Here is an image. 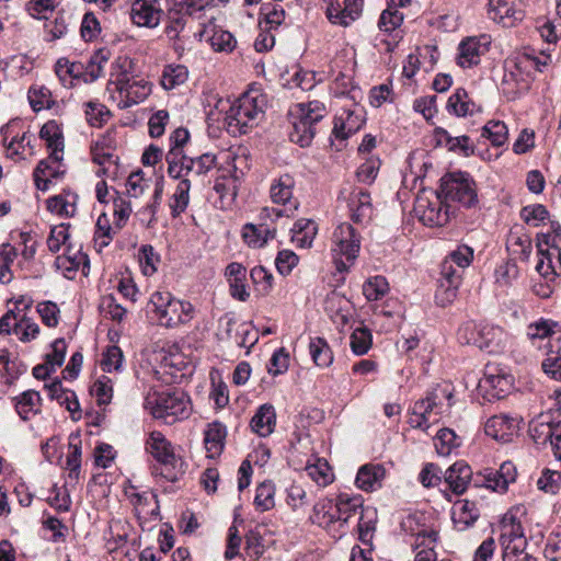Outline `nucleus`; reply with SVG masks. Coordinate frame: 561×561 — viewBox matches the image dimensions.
Listing matches in <instances>:
<instances>
[{"label": "nucleus", "instance_id": "2", "mask_svg": "<svg viewBox=\"0 0 561 561\" xmlns=\"http://www.w3.org/2000/svg\"><path fill=\"white\" fill-rule=\"evenodd\" d=\"M267 106V96L257 88L245 91L229 108L226 125L229 134L243 135L259 124Z\"/></svg>", "mask_w": 561, "mask_h": 561}, {"label": "nucleus", "instance_id": "14", "mask_svg": "<svg viewBox=\"0 0 561 561\" xmlns=\"http://www.w3.org/2000/svg\"><path fill=\"white\" fill-rule=\"evenodd\" d=\"M350 218L358 225H367L371 221L375 209L370 193L363 187H353L346 198Z\"/></svg>", "mask_w": 561, "mask_h": 561}, {"label": "nucleus", "instance_id": "41", "mask_svg": "<svg viewBox=\"0 0 561 561\" xmlns=\"http://www.w3.org/2000/svg\"><path fill=\"white\" fill-rule=\"evenodd\" d=\"M55 71L64 87H73L75 81L82 80L83 64L60 58L56 62Z\"/></svg>", "mask_w": 561, "mask_h": 561}, {"label": "nucleus", "instance_id": "52", "mask_svg": "<svg viewBox=\"0 0 561 561\" xmlns=\"http://www.w3.org/2000/svg\"><path fill=\"white\" fill-rule=\"evenodd\" d=\"M18 250L11 243L0 244V284H9L13 279V271L11 268Z\"/></svg>", "mask_w": 561, "mask_h": 561}, {"label": "nucleus", "instance_id": "7", "mask_svg": "<svg viewBox=\"0 0 561 561\" xmlns=\"http://www.w3.org/2000/svg\"><path fill=\"white\" fill-rule=\"evenodd\" d=\"M440 194L445 202L457 203L465 208L478 205L477 186L473 179L465 172H453L442 179Z\"/></svg>", "mask_w": 561, "mask_h": 561}, {"label": "nucleus", "instance_id": "5", "mask_svg": "<svg viewBox=\"0 0 561 561\" xmlns=\"http://www.w3.org/2000/svg\"><path fill=\"white\" fill-rule=\"evenodd\" d=\"M148 362L158 379L163 382H175L184 376L183 370L187 367L184 354L176 344H165L154 347Z\"/></svg>", "mask_w": 561, "mask_h": 561}, {"label": "nucleus", "instance_id": "31", "mask_svg": "<svg viewBox=\"0 0 561 561\" xmlns=\"http://www.w3.org/2000/svg\"><path fill=\"white\" fill-rule=\"evenodd\" d=\"M227 431L220 422L207 424L204 431V445L208 458H217L225 447Z\"/></svg>", "mask_w": 561, "mask_h": 561}, {"label": "nucleus", "instance_id": "44", "mask_svg": "<svg viewBox=\"0 0 561 561\" xmlns=\"http://www.w3.org/2000/svg\"><path fill=\"white\" fill-rule=\"evenodd\" d=\"M316 234V222L310 219H299L291 228V240L300 248L311 247Z\"/></svg>", "mask_w": 561, "mask_h": 561}, {"label": "nucleus", "instance_id": "37", "mask_svg": "<svg viewBox=\"0 0 561 561\" xmlns=\"http://www.w3.org/2000/svg\"><path fill=\"white\" fill-rule=\"evenodd\" d=\"M451 517L458 530H466L478 519L479 510L473 502L460 500L454 504Z\"/></svg>", "mask_w": 561, "mask_h": 561}, {"label": "nucleus", "instance_id": "40", "mask_svg": "<svg viewBox=\"0 0 561 561\" xmlns=\"http://www.w3.org/2000/svg\"><path fill=\"white\" fill-rule=\"evenodd\" d=\"M557 422L549 413L539 414L531 420L528 431L533 440L539 446H548V434Z\"/></svg>", "mask_w": 561, "mask_h": 561}, {"label": "nucleus", "instance_id": "12", "mask_svg": "<svg viewBox=\"0 0 561 561\" xmlns=\"http://www.w3.org/2000/svg\"><path fill=\"white\" fill-rule=\"evenodd\" d=\"M513 345V336L503 328L481 322L479 350L499 355L508 352Z\"/></svg>", "mask_w": 561, "mask_h": 561}, {"label": "nucleus", "instance_id": "19", "mask_svg": "<svg viewBox=\"0 0 561 561\" xmlns=\"http://www.w3.org/2000/svg\"><path fill=\"white\" fill-rule=\"evenodd\" d=\"M518 430L519 419L512 417L507 414L494 415L490 417L484 425L485 434L501 443L511 442Z\"/></svg>", "mask_w": 561, "mask_h": 561}, {"label": "nucleus", "instance_id": "50", "mask_svg": "<svg viewBox=\"0 0 561 561\" xmlns=\"http://www.w3.org/2000/svg\"><path fill=\"white\" fill-rule=\"evenodd\" d=\"M188 77V71L183 65H167L161 73L160 83L164 90H172L183 84Z\"/></svg>", "mask_w": 561, "mask_h": 561}, {"label": "nucleus", "instance_id": "64", "mask_svg": "<svg viewBox=\"0 0 561 561\" xmlns=\"http://www.w3.org/2000/svg\"><path fill=\"white\" fill-rule=\"evenodd\" d=\"M389 290V285L383 276H375L367 279L363 285V294L367 300L381 299Z\"/></svg>", "mask_w": 561, "mask_h": 561}, {"label": "nucleus", "instance_id": "36", "mask_svg": "<svg viewBox=\"0 0 561 561\" xmlns=\"http://www.w3.org/2000/svg\"><path fill=\"white\" fill-rule=\"evenodd\" d=\"M276 425V413L272 404H262L252 416L251 430L261 437L273 433Z\"/></svg>", "mask_w": 561, "mask_h": 561}, {"label": "nucleus", "instance_id": "48", "mask_svg": "<svg viewBox=\"0 0 561 561\" xmlns=\"http://www.w3.org/2000/svg\"><path fill=\"white\" fill-rule=\"evenodd\" d=\"M190 190L191 182L188 179H182L178 183L169 204L172 217H179L186 210L190 203Z\"/></svg>", "mask_w": 561, "mask_h": 561}, {"label": "nucleus", "instance_id": "29", "mask_svg": "<svg viewBox=\"0 0 561 561\" xmlns=\"http://www.w3.org/2000/svg\"><path fill=\"white\" fill-rule=\"evenodd\" d=\"M78 195L69 190L49 197L46 201V208L51 214L60 217H73L77 213Z\"/></svg>", "mask_w": 561, "mask_h": 561}, {"label": "nucleus", "instance_id": "3", "mask_svg": "<svg viewBox=\"0 0 561 561\" xmlns=\"http://www.w3.org/2000/svg\"><path fill=\"white\" fill-rule=\"evenodd\" d=\"M453 396L449 385H438L433 388L425 398L415 401L412 405L408 421L410 426L427 432L449 410Z\"/></svg>", "mask_w": 561, "mask_h": 561}, {"label": "nucleus", "instance_id": "46", "mask_svg": "<svg viewBox=\"0 0 561 561\" xmlns=\"http://www.w3.org/2000/svg\"><path fill=\"white\" fill-rule=\"evenodd\" d=\"M39 136L46 141L47 148L50 153L62 154L64 151V138L60 126L56 121H48L43 125L39 131Z\"/></svg>", "mask_w": 561, "mask_h": 561}, {"label": "nucleus", "instance_id": "62", "mask_svg": "<svg viewBox=\"0 0 561 561\" xmlns=\"http://www.w3.org/2000/svg\"><path fill=\"white\" fill-rule=\"evenodd\" d=\"M373 344V335L366 327L356 328L351 334V350L355 355L366 354Z\"/></svg>", "mask_w": 561, "mask_h": 561}, {"label": "nucleus", "instance_id": "53", "mask_svg": "<svg viewBox=\"0 0 561 561\" xmlns=\"http://www.w3.org/2000/svg\"><path fill=\"white\" fill-rule=\"evenodd\" d=\"M309 351L312 360L319 367H328L333 362V353L328 342L322 337L311 339Z\"/></svg>", "mask_w": 561, "mask_h": 561}, {"label": "nucleus", "instance_id": "43", "mask_svg": "<svg viewBox=\"0 0 561 561\" xmlns=\"http://www.w3.org/2000/svg\"><path fill=\"white\" fill-rule=\"evenodd\" d=\"M529 60L526 55H522L520 53L510 57L505 61L504 73H512L516 80L523 79L528 83L529 88L533 79L530 73L533 64Z\"/></svg>", "mask_w": 561, "mask_h": 561}, {"label": "nucleus", "instance_id": "55", "mask_svg": "<svg viewBox=\"0 0 561 561\" xmlns=\"http://www.w3.org/2000/svg\"><path fill=\"white\" fill-rule=\"evenodd\" d=\"M14 124H8L2 128L3 141L7 146L8 156L13 158L24 152L25 145H30V137L23 133L21 137L13 136Z\"/></svg>", "mask_w": 561, "mask_h": 561}, {"label": "nucleus", "instance_id": "21", "mask_svg": "<svg viewBox=\"0 0 561 561\" xmlns=\"http://www.w3.org/2000/svg\"><path fill=\"white\" fill-rule=\"evenodd\" d=\"M162 10L158 0H134L130 18L134 24L153 28L159 25Z\"/></svg>", "mask_w": 561, "mask_h": 561}, {"label": "nucleus", "instance_id": "11", "mask_svg": "<svg viewBox=\"0 0 561 561\" xmlns=\"http://www.w3.org/2000/svg\"><path fill=\"white\" fill-rule=\"evenodd\" d=\"M463 270L446 260L443 261L438 288L435 294L438 305L446 306L454 301L462 280Z\"/></svg>", "mask_w": 561, "mask_h": 561}, {"label": "nucleus", "instance_id": "51", "mask_svg": "<svg viewBox=\"0 0 561 561\" xmlns=\"http://www.w3.org/2000/svg\"><path fill=\"white\" fill-rule=\"evenodd\" d=\"M335 503L343 524L347 523L358 510H363V499L360 495L341 493L337 495Z\"/></svg>", "mask_w": 561, "mask_h": 561}, {"label": "nucleus", "instance_id": "47", "mask_svg": "<svg viewBox=\"0 0 561 561\" xmlns=\"http://www.w3.org/2000/svg\"><path fill=\"white\" fill-rule=\"evenodd\" d=\"M108 60V50L99 49L94 51L87 65H83L82 81L90 83L99 79L103 73V67Z\"/></svg>", "mask_w": 561, "mask_h": 561}, {"label": "nucleus", "instance_id": "26", "mask_svg": "<svg viewBox=\"0 0 561 561\" xmlns=\"http://www.w3.org/2000/svg\"><path fill=\"white\" fill-rule=\"evenodd\" d=\"M472 470L468 463L460 460L450 466L444 474V480L455 494H462L470 483Z\"/></svg>", "mask_w": 561, "mask_h": 561}, {"label": "nucleus", "instance_id": "17", "mask_svg": "<svg viewBox=\"0 0 561 561\" xmlns=\"http://www.w3.org/2000/svg\"><path fill=\"white\" fill-rule=\"evenodd\" d=\"M66 172L62 164V154L49 153L46 159L38 162L33 172L35 185L41 191H47L54 179H59Z\"/></svg>", "mask_w": 561, "mask_h": 561}, {"label": "nucleus", "instance_id": "60", "mask_svg": "<svg viewBox=\"0 0 561 561\" xmlns=\"http://www.w3.org/2000/svg\"><path fill=\"white\" fill-rule=\"evenodd\" d=\"M90 393L99 405H107L113 398V382L110 377L102 375L90 388Z\"/></svg>", "mask_w": 561, "mask_h": 561}, {"label": "nucleus", "instance_id": "22", "mask_svg": "<svg viewBox=\"0 0 561 561\" xmlns=\"http://www.w3.org/2000/svg\"><path fill=\"white\" fill-rule=\"evenodd\" d=\"M403 22V14L396 9L387 8L380 14L378 27L383 36L390 38H381L380 41L386 45L387 51H392L401 38L399 28Z\"/></svg>", "mask_w": 561, "mask_h": 561}, {"label": "nucleus", "instance_id": "20", "mask_svg": "<svg viewBox=\"0 0 561 561\" xmlns=\"http://www.w3.org/2000/svg\"><path fill=\"white\" fill-rule=\"evenodd\" d=\"M488 5L490 18L504 27H513L525 18L524 11L512 0H489Z\"/></svg>", "mask_w": 561, "mask_h": 561}, {"label": "nucleus", "instance_id": "56", "mask_svg": "<svg viewBox=\"0 0 561 561\" xmlns=\"http://www.w3.org/2000/svg\"><path fill=\"white\" fill-rule=\"evenodd\" d=\"M81 467V439L79 435H70L66 468L70 478H78Z\"/></svg>", "mask_w": 561, "mask_h": 561}, {"label": "nucleus", "instance_id": "59", "mask_svg": "<svg viewBox=\"0 0 561 561\" xmlns=\"http://www.w3.org/2000/svg\"><path fill=\"white\" fill-rule=\"evenodd\" d=\"M482 137H485L491 145L501 147L507 141V126L501 121H490L482 129Z\"/></svg>", "mask_w": 561, "mask_h": 561}, {"label": "nucleus", "instance_id": "54", "mask_svg": "<svg viewBox=\"0 0 561 561\" xmlns=\"http://www.w3.org/2000/svg\"><path fill=\"white\" fill-rule=\"evenodd\" d=\"M434 446L438 455L449 456L460 446V438L450 428H442L434 437Z\"/></svg>", "mask_w": 561, "mask_h": 561}, {"label": "nucleus", "instance_id": "35", "mask_svg": "<svg viewBox=\"0 0 561 561\" xmlns=\"http://www.w3.org/2000/svg\"><path fill=\"white\" fill-rule=\"evenodd\" d=\"M327 114L324 104L320 101H311L309 103H298L290 110L293 118L304 122L307 125L316 127Z\"/></svg>", "mask_w": 561, "mask_h": 561}, {"label": "nucleus", "instance_id": "63", "mask_svg": "<svg viewBox=\"0 0 561 561\" xmlns=\"http://www.w3.org/2000/svg\"><path fill=\"white\" fill-rule=\"evenodd\" d=\"M263 18L260 19V27L271 30H276L285 19V11L283 8L277 5L265 4L261 8V13Z\"/></svg>", "mask_w": 561, "mask_h": 561}, {"label": "nucleus", "instance_id": "34", "mask_svg": "<svg viewBox=\"0 0 561 561\" xmlns=\"http://www.w3.org/2000/svg\"><path fill=\"white\" fill-rule=\"evenodd\" d=\"M480 386L486 390L492 391V396L502 398L512 388V377L502 374L495 367H488L483 378L480 380Z\"/></svg>", "mask_w": 561, "mask_h": 561}, {"label": "nucleus", "instance_id": "38", "mask_svg": "<svg viewBox=\"0 0 561 561\" xmlns=\"http://www.w3.org/2000/svg\"><path fill=\"white\" fill-rule=\"evenodd\" d=\"M165 313L167 314L161 319L160 324L173 328L191 321L194 317V308L188 301L175 299Z\"/></svg>", "mask_w": 561, "mask_h": 561}, {"label": "nucleus", "instance_id": "57", "mask_svg": "<svg viewBox=\"0 0 561 561\" xmlns=\"http://www.w3.org/2000/svg\"><path fill=\"white\" fill-rule=\"evenodd\" d=\"M115 231L112 228L108 218L106 215L99 216L95 230H94V248L101 252L105 247H107L113 240Z\"/></svg>", "mask_w": 561, "mask_h": 561}, {"label": "nucleus", "instance_id": "9", "mask_svg": "<svg viewBox=\"0 0 561 561\" xmlns=\"http://www.w3.org/2000/svg\"><path fill=\"white\" fill-rule=\"evenodd\" d=\"M442 194L434 197V201H430L424 196H420L415 203V211L419 215L421 221L431 227L445 226L455 211L451 209L449 204H444L440 199Z\"/></svg>", "mask_w": 561, "mask_h": 561}, {"label": "nucleus", "instance_id": "18", "mask_svg": "<svg viewBox=\"0 0 561 561\" xmlns=\"http://www.w3.org/2000/svg\"><path fill=\"white\" fill-rule=\"evenodd\" d=\"M325 310L340 332L351 325L354 310L351 301L344 296L336 291L329 294L325 300Z\"/></svg>", "mask_w": 561, "mask_h": 561}, {"label": "nucleus", "instance_id": "27", "mask_svg": "<svg viewBox=\"0 0 561 561\" xmlns=\"http://www.w3.org/2000/svg\"><path fill=\"white\" fill-rule=\"evenodd\" d=\"M506 248L514 259L526 262L533 250L530 236L523 227H514L507 236Z\"/></svg>", "mask_w": 561, "mask_h": 561}, {"label": "nucleus", "instance_id": "61", "mask_svg": "<svg viewBox=\"0 0 561 561\" xmlns=\"http://www.w3.org/2000/svg\"><path fill=\"white\" fill-rule=\"evenodd\" d=\"M275 485L271 481H264L257 485L254 505L261 512H266L275 506Z\"/></svg>", "mask_w": 561, "mask_h": 561}, {"label": "nucleus", "instance_id": "16", "mask_svg": "<svg viewBox=\"0 0 561 561\" xmlns=\"http://www.w3.org/2000/svg\"><path fill=\"white\" fill-rule=\"evenodd\" d=\"M480 484L494 492L505 493L508 485L515 482L517 470L513 462L504 461L497 470L485 469L480 473Z\"/></svg>", "mask_w": 561, "mask_h": 561}, {"label": "nucleus", "instance_id": "32", "mask_svg": "<svg viewBox=\"0 0 561 561\" xmlns=\"http://www.w3.org/2000/svg\"><path fill=\"white\" fill-rule=\"evenodd\" d=\"M13 400L15 411L23 421L33 419L42 411V398L35 390H26Z\"/></svg>", "mask_w": 561, "mask_h": 561}, {"label": "nucleus", "instance_id": "39", "mask_svg": "<svg viewBox=\"0 0 561 561\" xmlns=\"http://www.w3.org/2000/svg\"><path fill=\"white\" fill-rule=\"evenodd\" d=\"M483 47L474 37L463 39L458 46L457 64L461 68H470L480 61L483 54Z\"/></svg>", "mask_w": 561, "mask_h": 561}, {"label": "nucleus", "instance_id": "8", "mask_svg": "<svg viewBox=\"0 0 561 561\" xmlns=\"http://www.w3.org/2000/svg\"><path fill=\"white\" fill-rule=\"evenodd\" d=\"M286 210L263 207L257 216V224H245L242 229L244 242L252 248H262L276 236L275 222L284 217Z\"/></svg>", "mask_w": 561, "mask_h": 561}, {"label": "nucleus", "instance_id": "49", "mask_svg": "<svg viewBox=\"0 0 561 561\" xmlns=\"http://www.w3.org/2000/svg\"><path fill=\"white\" fill-rule=\"evenodd\" d=\"M436 135L440 142H445L450 151L460 152L463 156H470L474 151V147L470 138L466 135L451 137L445 129H437Z\"/></svg>", "mask_w": 561, "mask_h": 561}, {"label": "nucleus", "instance_id": "58", "mask_svg": "<svg viewBox=\"0 0 561 561\" xmlns=\"http://www.w3.org/2000/svg\"><path fill=\"white\" fill-rule=\"evenodd\" d=\"M28 101L35 112L50 108L55 101L50 90L44 85H33L28 90Z\"/></svg>", "mask_w": 561, "mask_h": 561}, {"label": "nucleus", "instance_id": "23", "mask_svg": "<svg viewBox=\"0 0 561 561\" xmlns=\"http://www.w3.org/2000/svg\"><path fill=\"white\" fill-rule=\"evenodd\" d=\"M146 450L158 462L163 465H173L175 454L172 444L159 431H152L146 440Z\"/></svg>", "mask_w": 561, "mask_h": 561}, {"label": "nucleus", "instance_id": "33", "mask_svg": "<svg viewBox=\"0 0 561 561\" xmlns=\"http://www.w3.org/2000/svg\"><path fill=\"white\" fill-rule=\"evenodd\" d=\"M386 469L380 463H368L359 468L355 483L363 491H374L381 486Z\"/></svg>", "mask_w": 561, "mask_h": 561}, {"label": "nucleus", "instance_id": "10", "mask_svg": "<svg viewBox=\"0 0 561 561\" xmlns=\"http://www.w3.org/2000/svg\"><path fill=\"white\" fill-rule=\"evenodd\" d=\"M499 541L502 551L510 548L527 547L524 527L518 516V511L510 510L499 523Z\"/></svg>", "mask_w": 561, "mask_h": 561}, {"label": "nucleus", "instance_id": "1", "mask_svg": "<svg viewBox=\"0 0 561 561\" xmlns=\"http://www.w3.org/2000/svg\"><path fill=\"white\" fill-rule=\"evenodd\" d=\"M134 64L127 56L117 57L111 65L106 91L119 108L144 102L151 93V83L133 73Z\"/></svg>", "mask_w": 561, "mask_h": 561}, {"label": "nucleus", "instance_id": "25", "mask_svg": "<svg viewBox=\"0 0 561 561\" xmlns=\"http://www.w3.org/2000/svg\"><path fill=\"white\" fill-rule=\"evenodd\" d=\"M446 110L457 117H466L481 112V106L470 98L465 89L458 88L448 98Z\"/></svg>", "mask_w": 561, "mask_h": 561}, {"label": "nucleus", "instance_id": "42", "mask_svg": "<svg viewBox=\"0 0 561 561\" xmlns=\"http://www.w3.org/2000/svg\"><path fill=\"white\" fill-rule=\"evenodd\" d=\"M93 161L99 165L95 172L98 176L107 178L110 180H115L119 176L121 167L117 156L111 152L95 151L93 153Z\"/></svg>", "mask_w": 561, "mask_h": 561}, {"label": "nucleus", "instance_id": "15", "mask_svg": "<svg viewBox=\"0 0 561 561\" xmlns=\"http://www.w3.org/2000/svg\"><path fill=\"white\" fill-rule=\"evenodd\" d=\"M296 182L293 175L284 173L274 179L270 186V198L273 204L285 206L286 217H290L298 208V201L294 197Z\"/></svg>", "mask_w": 561, "mask_h": 561}, {"label": "nucleus", "instance_id": "24", "mask_svg": "<svg viewBox=\"0 0 561 561\" xmlns=\"http://www.w3.org/2000/svg\"><path fill=\"white\" fill-rule=\"evenodd\" d=\"M55 266L66 278L71 279L81 266L83 268L89 266L88 255L72 247H67L65 252L56 257Z\"/></svg>", "mask_w": 561, "mask_h": 561}, {"label": "nucleus", "instance_id": "45", "mask_svg": "<svg viewBox=\"0 0 561 561\" xmlns=\"http://www.w3.org/2000/svg\"><path fill=\"white\" fill-rule=\"evenodd\" d=\"M203 35H208L207 39L209 41L211 47L217 51H227L230 53L236 48L237 41L234 36L222 28H208L205 27L202 32Z\"/></svg>", "mask_w": 561, "mask_h": 561}, {"label": "nucleus", "instance_id": "30", "mask_svg": "<svg viewBox=\"0 0 561 561\" xmlns=\"http://www.w3.org/2000/svg\"><path fill=\"white\" fill-rule=\"evenodd\" d=\"M310 519L313 524L324 528H330L335 524L343 525L336 503L329 499L320 500L314 504Z\"/></svg>", "mask_w": 561, "mask_h": 561}, {"label": "nucleus", "instance_id": "13", "mask_svg": "<svg viewBox=\"0 0 561 561\" xmlns=\"http://www.w3.org/2000/svg\"><path fill=\"white\" fill-rule=\"evenodd\" d=\"M365 123L364 111L358 105L352 108H343L334 118L332 130V142L334 140L342 144L351 135L357 133Z\"/></svg>", "mask_w": 561, "mask_h": 561}, {"label": "nucleus", "instance_id": "28", "mask_svg": "<svg viewBox=\"0 0 561 561\" xmlns=\"http://www.w3.org/2000/svg\"><path fill=\"white\" fill-rule=\"evenodd\" d=\"M308 477L320 488H325L334 481V472L324 458L311 455L305 465Z\"/></svg>", "mask_w": 561, "mask_h": 561}, {"label": "nucleus", "instance_id": "4", "mask_svg": "<svg viewBox=\"0 0 561 561\" xmlns=\"http://www.w3.org/2000/svg\"><path fill=\"white\" fill-rule=\"evenodd\" d=\"M144 407L154 419L167 424L187 419L192 413L191 399L182 390L150 391Z\"/></svg>", "mask_w": 561, "mask_h": 561}, {"label": "nucleus", "instance_id": "6", "mask_svg": "<svg viewBox=\"0 0 561 561\" xmlns=\"http://www.w3.org/2000/svg\"><path fill=\"white\" fill-rule=\"evenodd\" d=\"M332 257L340 273L347 272L354 264L359 250L360 237L347 222L340 224L332 233Z\"/></svg>", "mask_w": 561, "mask_h": 561}]
</instances>
